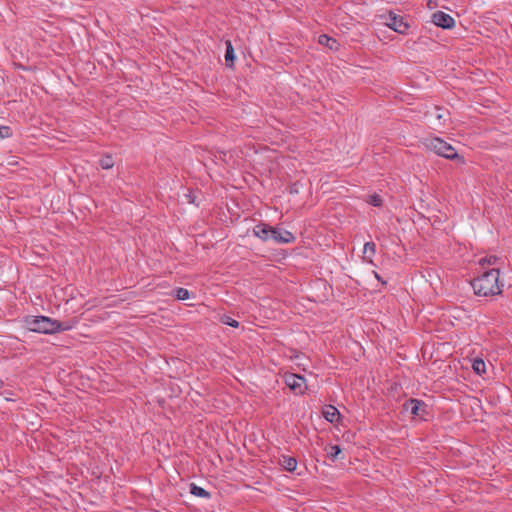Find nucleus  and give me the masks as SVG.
<instances>
[{"label": "nucleus", "instance_id": "nucleus-1", "mask_svg": "<svg viewBox=\"0 0 512 512\" xmlns=\"http://www.w3.org/2000/svg\"><path fill=\"white\" fill-rule=\"evenodd\" d=\"M473 290L478 296H494L502 292L503 283L500 282L499 269L493 268L481 276L475 278L471 283Z\"/></svg>", "mask_w": 512, "mask_h": 512}, {"label": "nucleus", "instance_id": "nucleus-2", "mask_svg": "<svg viewBox=\"0 0 512 512\" xmlns=\"http://www.w3.org/2000/svg\"><path fill=\"white\" fill-rule=\"evenodd\" d=\"M25 326L29 331L43 334H55L72 328V326L67 323L47 316L26 317Z\"/></svg>", "mask_w": 512, "mask_h": 512}, {"label": "nucleus", "instance_id": "nucleus-3", "mask_svg": "<svg viewBox=\"0 0 512 512\" xmlns=\"http://www.w3.org/2000/svg\"><path fill=\"white\" fill-rule=\"evenodd\" d=\"M424 147L438 156L455 159L458 158L456 149L446 141L438 137H428L423 140Z\"/></svg>", "mask_w": 512, "mask_h": 512}, {"label": "nucleus", "instance_id": "nucleus-4", "mask_svg": "<svg viewBox=\"0 0 512 512\" xmlns=\"http://www.w3.org/2000/svg\"><path fill=\"white\" fill-rule=\"evenodd\" d=\"M405 412L409 413L413 418L425 419L427 416V405L418 399H410L403 404Z\"/></svg>", "mask_w": 512, "mask_h": 512}, {"label": "nucleus", "instance_id": "nucleus-5", "mask_svg": "<svg viewBox=\"0 0 512 512\" xmlns=\"http://www.w3.org/2000/svg\"><path fill=\"white\" fill-rule=\"evenodd\" d=\"M385 24L397 33L404 34L408 29V24L401 16L394 13H389L385 17Z\"/></svg>", "mask_w": 512, "mask_h": 512}, {"label": "nucleus", "instance_id": "nucleus-6", "mask_svg": "<svg viewBox=\"0 0 512 512\" xmlns=\"http://www.w3.org/2000/svg\"><path fill=\"white\" fill-rule=\"evenodd\" d=\"M285 384L295 393L301 394L305 388V379L296 374H288L284 376Z\"/></svg>", "mask_w": 512, "mask_h": 512}, {"label": "nucleus", "instance_id": "nucleus-7", "mask_svg": "<svg viewBox=\"0 0 512 512\" xmlns=\"http://www.w3.org/2000/svg\"><path fill=\"white\" fill-rule=\"evenodd\" d=\"M432 22L441 28L450 29L455 25V20L449 14L437 11L432 14Z\"/></svg>", "mask_w": 512, "mask_h": 512}, {"label": "nucleus", "instance_id": "nucleus-8", "mask_svg": "<svg viewBox=\"0 0 512 512\" xmlns=\"http://www.w3.org/2000/svg\"><path fill=\"white\" fill-rule=\"evenodd\" d=\"M322 417H324L328 422L335 424L340 420V412L338 409L332 405L322 406Z\"/></svg>", "mask_w": 512, "mask_h": 512}, {"label": "nucleus", "instance_id": "nucleus-9", "mask_svg": "<svg viewBox=\"0 0 512 512\" xmlns=\"http://www.w3.org/2000/svg\"><path fill=\"white\" fill-rule=\"evenodd\" d=\"M273 233H276L275 228L268 226L266 224H263V223L256 225L254 228L255 236L259 237L260 239H262L264 241L272 239Z\"/></svg>", "mask_w": 512, "mask_h": 512}, {"label": "nucleus", "instance_id": "nucleus-10", "mask_svg": "<svg viewBox=\"0 0 512 512\" xmlns=\"http://www.w3.org/2000/svg\"><path fill=\"white\" fill-rule=\"evenodd\" d=\"M275 232L276 233H273L272 235V240L277 243H290L295 239L293 234L287 230L275 228Z\"/></svg>", "mask_w": 512, "mask_h": 512}, {"label": "nucleus", "instance_id": "nucleus-11", "mask_svg": "<svg viewBox=\"0 0 512 512\" xmlns=\"http://www.w3.org/2000/svg\"><path fill=\"white\" fill-rule=\"evenodd\" d=\"M376 253V245L373 242H366L363 247V258L368 263H373V257Z\"/></svg>", "mask_w": 512, "mask_h": 512}, {"label": "nucleus", "instance_id": "nucleus-12", "mask_svg": "<svg viewBox=\"0 0 512 512\" xmlns=\"http://www.w3.org/2000/svg\"><path fill=\"white\" fill-rule=\"evenodd\" d=\"M279 463L284 467V469H286L287 471H290V472L294 471L297 467L296 459L291 456L283 455L280 458Z\"/></svg>", "mask_w": 512, "mask_h": 512}, {"label": "nucleus", "instance_id": "nucleus-13", "mask_svg": "<svg viewBox=\"0 0 512 512\" xmlns=\"http://www.w3.org/2000/svg\"><path fill=\"white\" fill-rule=\"evenodd\" d=\"M235 60L234 49L230 40L226 41L225 61L228 67H233Z\"/></svg>", "mask_w": 512, "mask_h": 512}, {"label": "nucleus", "instance_id": "nucleus-14", "mask_svg": "<svg viewBox=\"0 0 512 512\" xmlns=\"http://www.w3.org/2000/svg\"><path fill=\"white\" fill-rule=\"evenodd\" d=\"M190 493L194 496L201 498H210L211 494L202 487L197 486L194 483L190 484Z\"/></svg>", "mask_w": 512, "mask_h": 512}, {"label": "nucleus", "instance_id": "nucleus-15", "mask_svg": "<svg viewBox=\"0 0 512 512\" xmlns=\"http://www.w3.org/2000/svg\"><path fill=\"white\" fill-rule=\"evenodd\" d=\"M472 369L476 374L482 375L486 372V363L481 358H475L472 360Z\"/></svg>", "mask_w": 512, "mask_h": 512}, {"label": "nucleus", "instance_id": "nucleus-16", "mask_svg": "<svg viewBox=\"0 0 512 512\" xmlns=\"http://www.w3.org/2000/svg\"><path fill=\"white\" fill-rule=\"evenodd\" d=\"M322 45L327 46L330 50H336L339 46L338 42L326 35L322 34Z\"/></svg>", "mask_w": 512, "mask_h": 512}, {"label": "nucleus", "instance_id": "nucleus-17", "mask_svg": "<svg viewBox=\"0 0 512 512\" xmlns=\"http://www.w3.org/2000/svg\"><path fill=\"white\" fill-rule=\"evenodd\" d=\"M99 165L101 166L102 169H105V170L111 169L114 166V161H113L112 156L106 155V156L102 157L99 160Z\"/></svg>", "mask_w": 512, "mask_h": 512}, {"label": "nucleus", "instance_id": "nucleus-18", "mask_svg": "<svg viewBox=\"0 0 512 512\" xmlns=\"http://www.w3.org/2000/svg\"><path fill=\"white\" fill-rule=\"evenodd\" d=\"M174 296L178 300H187L190 297V292L186 288L179 287L175 289Z\"/></svg>", "mask_w": 512, "mask_h": 512}, {"label": "nucleus", "instance_id": "nucleus-19", "mask_svg": "<svg viewBox=\"0 0 512 512\" xmlns=\"http://www.w3.org/2000/svg\"><path fill=\"white\" fill-rule=\"evenodd\" d=\"M497 261H498V258L495 255H490V256L482 257L481 259H479L478 263L481 266L495 265Z\"/></svg>", "mask_w": 512, "mask_h": 512}, {"label": "nucleus", "instance_id": "nucleus-20", "mask_svg": "<svg viewBox=\"0 0 512 512\" xmlns=\"http://www.w3.org/2000/svg\"><path fill=\"white\" fill-rule=\"evenodd\" d=\"M341 453V449L339 448V446L337 445H334V446H331L327 452V455L328 457L331 459V460H336L338 455Z\"/></svg>", "mask_w": 512, "mask_h": 512}, {"label": "nucleus", "instance_id": "nucleus-21", "mask_svg": "<svg viewBox=\"0 0 512 512\" xmlns=\"http://www.w3.org/2000/svg\"><path fill=\"white\" fill-rule=\"evenodd\" d=\"M221 322L223 324H226V325H229L231 327H234V328H237L239 326V322L233 318H231L230 316H227V315H223L221 317Z\"/></svg>", "mask_w": 512, "mask_h": 512}, {"label": "nucleus", "instance_id": "nucleus-22", "mask_svg": "<svg viewBox=\"0 0 512 512\" xmlns=\"http://www.w3.org/2000/svg\"><path fill=\"white\" fill-rule=\"evenodd\" d=\"M368 203L378 207L382 205V198L378 194H373L368 197Z\"/></svg>", "mask_w": 512, "mask_h": 512}, {"label": "nucleus", "instance_id": "nucleus-23", "mask_svg": "<svg viewBox=\"0 0 512 512\" xmlns=\"http://www.w3.org/2000/svg\"><path fill=\"white\" fill-rule=\"evenodd\" d=\"M11 135H12V131L9 126H1L0 127V137L1 138H9Z\"/></svg>", "mask_w": 512, "mask_h": 512}, {"label": "nucleus", "instance_id": "nucleus-24", "mask_svg": "<svg viewBox=\"0 0 512 512\" xmlns=\"http://www.w3.org/2000/svg\"><path fill=\"white\" fill-rule=\"evenodd\" d=\"M431 116H435L439 121L444 118V115L440 113V109L436 108L435 111L431 114Z\"/></svg>", "mask_w": 512, "mask_h": 512}, {"label": "nucleus", "instance_id": "nucleus-25", "mask_svg": "<svg viewBox=\"0 0 512 512\" xmlns=\"http://www.w3.org/2000/svg\"><path fill=\"white\" fill-rule=\"evenodd\" d=\"M186 197L188 198L190 203H194L195 202V197L192 196L191 193L187 194Z\"/></svg>", "mask_w": 512, "mask_h": 512}, {"label": "nucleus", "instance_id": "nucleus-26", "mask_svg": "<svg viewBox=\"0 0 512 512\" xmlns=\"http://www.w3.org/2000/svg\"><path fill=\"white\" fill-rule=\"evenodd\" d=\"M374 275L377 280L382 281L380 275L377 272H374Z\"/></svg>", "mask_w": 512, "mask_h": 512}, {"label": "nucleus", "instance_id": "nucleus-27", "mask_svg": "<svg viewBox=\"0 0 512 512\" xmlns=\"http://www.w3.org/2000/svg\"><path fill=\"white\" fill-rule=\"evenodd\" d=\"M291 193H294V192H297V190L293 187H291V190H290Z\"/></svg>", "mask_w": 512, "mask_h": 512}]
</instances>
